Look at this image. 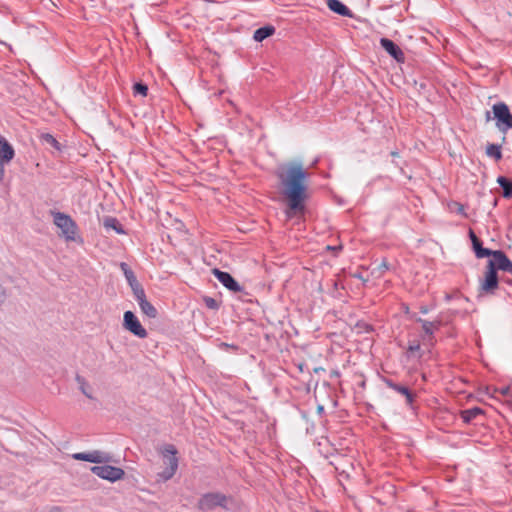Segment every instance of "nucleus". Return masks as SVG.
<instances>
[{
    "mask_svg": "<svg viewBox=\"0 0 512 512\" xmlns=\"http://www.w3.org/2000/svg\"><path fill=\"white\" fill-rule=\"evenodd\" d=\"M276 176L283 188V195L287 200L288 211L290 215L302 214L305 211V202L308 198L306 180L308 172L301 163L291 162L280 167Z\"/></svg>",
    "mask_w": 512,
    "mask_h": 512,
    "instance_id": "1",
    "label": "nucleus"
},
{
    "mask_svg": "<svg viewBox=\"0 0 512 512\" xmlns=\"http://www.w3.org/2000/svg\"><path fill=\"white\" fill-rule=\"evenodd\" d=\"M232 498L220 492H208L203 494L197 503V508L202 512H209L216 508L228 510V503Z\"/></svg>",
    "mask_w": 512,
    "mask_h": 512,
    "instance_id": "2",
    "label": "nucleus"
},
{
    "mask_svg": "<svg viewBox=\"0 0 512 512\" xmlns=\"http://www.w3.org/2000/svg\"><path fill=\"white\" fill-rule=\"evenodd\" d=\"M162 454L166 468L158 476L162 481H167L175 475L178 469L177 449L174 445L168 444L164 447Z\"/></svg>",
    "mask_w": 512,
    "mask_h": 512,
    "instance_id": "3",
    "label": "nucleus"
},
{
    "mask_svg": "<svg viewBox=\"0 0 512 512\" xmlns=\"http://www.w3.org/2000/svg\"><path fill=\"white\" fill-rule=\"evenodd\" d=\"M52 214L54 224L61 229L65 239L69 241L75 240L77 233V224L75 221L69 215L62 212H53Z\"/></svg>",
    "mask_w": 512,
    "mask_h": 512,
    "instance_id": "4",
    "label": "nucleus"
},
{
    "mask_svg": "<svg viewBox=\"0 0 512 512\" xmlns=\"http://www.w3.org/2000/svg\"><path fill=\"white\" fill-rule=\"evenodd\" d=\"M494 118L496 119V126L502 133H507L512 129V114L508 106L503 103H496L492 107Z\"/></svg>",
    "mask_w": 512,
    "mask_h": 512,
    "instance_id": "5",
    "label": "nucleus"
},
{
    "mask_svg": "<svg viewBox=\"0 0 512 512\" xmlns=\"http://www.w3.org/2000/svg\"><path fill=\"white\" fill-rule=\"evenodd\" d=\"M90 470L99 478L110 481L112 483L123 479L125 476V472L122 468L111 465L93 466Z\"/></svg>",
    "mask_w": 512,
    "mask_h": 512,
    "instance_id": "6",
    "label": "nucleus"
},
{
    "mask_svg": "<svg viewBox=\"0 0 512 512\" xmlns=\"http://www.w3.org/2000/svg\"><path fill=\"white\" fill-rule=\"evenodd\" d=\"M15 157L13 146L3 136H0V183L5 178V166Z\"/></svg>",
    "mask_w": 512,
    "mask_h": 512,
    "instance_id": "7",
    "label": "nucleus"
},
{
    "mask_svg": "<svg viewBox=\"0 0 512 512\" xmlns=\"http://www.w3.org/2000/svg\"><path fill=\"white\" fill-rule=\"evenodd\" d=\"M75 460L86 461L91 463H109L113 460L110 453L101 450H93L91 452H78L72 455Z\"/></svg>",
    "mask_w": 512,
    "mask_h": 512,
    "instance_id": "8",
    "label": "nucleus"
},
{
    "mask_svg": "<svg viewBox=\"0 0 512 512\" xmlns=\"http://www.w3.org/2000/svg\"><path fill=\"white\" fill-rule=\"evenodd\" d=\"M123 327L141 339L146 338L148 335L146 329L141 325L140 321L132 311H126L124 313Z\"/></svg>",
    "mask_w": 512,
    "mask_h": 512,
    "instance_id": "9",
    "label": "nucleus"
},
{
    "mask_svg": "<svg viewBox=\"0 0 512 512\" xmlns=\"http://www.w3.org/2000/svg\"><path fill=\"white\" fill-rule=\"evenodd\" d=\"M490 257L487 266L493 267L496 272L501 270L512 273V261L502 250H492Z\"/></svg>",
    "mask_w": 512,
    "mask_h": 512,
    "instance_id": "10",
    "label": "nucleus"
},
{
    "mask_svg": "<svg viewBox=\"0 0 512 512\" xmlns=\"http://www.w3.org/2000/svg\"><path fill=\"white\" fill-rule=\"evenodd\" d=\"M416 322L421 323L424 331L423 344L428 347H433L436 343L434 332L440 328L441 321H427L422 318H417Z\"/></svg>",
    "mask_w": 512,
    "mask_h": 512,
    "instance_id": "11",
    "label": "nucleus"
},
{
    "mask_svg": "<svg viewBox=\"0 0 512 512\" xmlns=\"http://www.w3.org/2000/svg\"><path fill=\"white\" fill-rule=\"evenodd\" d=\"M212 274L228 290L235 293L243 291V287L240 286V284L232 277L230 273L221 271L218 268H214L212 270Z\"/></svg>",
    "mask_w": 512,
    "mask_h": 512,
    "instance_id": "12",
    "label": "nucleus"
},
{
    "mask_svg": "<svg viewBox=\"0 0 512 512\" xmlns=\"http://www.w3.org/2000/svg\"><path fill=\"white\" fill-rule=\"evenodd\" d=\"M381 47L397 62H404L405 56L402 49L392 40L388 38L380 39Z\"/></svg>",
    "mask_w": 512,
    "mask_h": 512,
    "instance_id": "13",
    "label": "nucleus"
},
{
    "mask_svg": "<svg viewBox=\"0 0 512 512\" xmlns=\"http://www.w3.org/2000/svg\"><path fill=\"white\" fill-rule=\"evenodd\" d=\"M498 287V274L493 267L487 266L485 279L481 284V289L487 293L493 292Z\"/></svg>",
    "mask_w": 512,
    "mask_h": 512,
    "instance_id": "14",
    "label": "nucleus"
},
{
    "mask_svg": "<svg viewBox=\"0 0 512 512\" xmlns=\"http://www.w3.org/2000/svg\"><path fill=\"white\" fill-rule=\"evenodd\" d=\"M327 6L331 11L338 15L346 17L353 16L351 10L339 0H327Z\"/></svg>",
    "mask_w": 512,
    "mask_h": 512,
    "instance_id": "15",
    "label": "nucleus"
},
{
    "mask_svg": "<svg viewBox=\"0 0 512 512\" xmlns=\"http://www.w3.org/2000/svg\"><path fill=\"white\" fill-rule=\"evenodd\" d=\"M405 354L409 359H421L423 356V350L421 349L420 342L418 340L409 341Z\"/></svg>",
    "mask_w": 512,
    "mask_h": 512,
    "instance_id": "16",
    "label": "nucleus"
},
{
    "mask_svg": "<svg viewBox=\"0 0 512 512\" xmlns=\"http://www.w3.org/2000/svg\"><path fill=\"white\" fill-rule=\"evenodd\" d=\"M484 411L479 407H473L460 411V417L464 423L470 424L477 416L482 415Z\"/></svg>",
    "mask_w": 512,
    "mask_h": 512,
    "instance_id": "17",
    "label": "nucleus"
},
{
    "mask_svg": "<svg viewBox=\"0 0 512 512\" xmlns=\"http://www.w3.org/2000/svg\"><path fill=\"white\" fill-rule=\"evenodd\" d=\"M275 33V27L272 25H266L255 30L253 39L257 42H262L266 38L272 36Z\"/></svg>",
    "mask_w": 512,
    "mask_h": 512,
    "instance_id": "18",
    "label": "nucleus"
},
{
    "mask_svg": "<svg viewBox=\"0 0 512 512\" xmlns=\"http://www.w3.org/2000/svg\"><path fill=\"white\" fill-rule=\"evenodd\" d=\"M75 380L79 386L80 391L89 399H93L92 388L87 380L80 374H76Z\"/></svg>",
    "mask_w": 512,
    "mask_h": 512,
    "instance_id": "19",
    "label": "nucleus"
},
{
    "mask_svg": "<svg viewBox=\"0 0 512 512\" xmlns=\"http://www.w3.org/2000/svg\"><path fill=\"white\" fill-rule=\"evenodd\" d=\"M103 225L107 229L115 230L118 234L125 233L122 225L119 223V221L115 217H112V216L105 217L103 220Z\"/></svg>",
    "mask_w": 512,
    "mask_h": 512,
    "instance_id": "20",
    "label": "nucleus"
},
{
    "mask_svg": "<svg viewBox=\"0 0 512 512\" xmlns=\"http://www.w3.org/2000/svg\"><path fill=\"white\" fill-rule=\"evenodd\" d=\"M497 182L503 190V197L511 198L512 197V180L507 177H504V176H499L497 179Z\"/></svg>",
    "mask_w": 512,
    "mask_h": 512,
    "instance_id": "21",
    "label": "nucleus"
},
{
    "mask_svg": "<svg viewBox=\"0 0 512 512\" xmlns=\"http://www.w3.org/2000/svg\"><path fill=\"white\" fill-rule=\"evenodd\" d=\"M139 304V307L143 314L149 318H156L158 315L157 309L146 299Z\"/></svg>",
    "mask_w": 512,
    "mask_h": 512,
    "instance_id": "22",
    "label": "nucleus"
},
{
    "mask_svg": "<svg viewBox=\"0 0 512 512\" xmlns=\"http://www.w3.org/2000/svg\"><path fill=\"white\" fill-rule=\"evenodd\" d=\"M385 384L387 385V387L391 388L392 390H394L395 392L399 393L402 396H406L411 390L409 387L400 383H396L391 379H385Z\"/></svg>",
    "mask_w": 512,
    "mask_h": 512,
    "instance_id": "23",
    "label": "nucleus"
},
{
    "mask_svg": "<svg viewBox=\"0 0 512 512\" xmlns=\"http://www.w3.org/2000/svg\"><path fill=\"white\" fill-rule=\"evenodd\" d=\"M472 247H473L476 257L479 259L485 258V257H490V253L492 252V250H490L488 248H484L482 246L481 240L474 241V243L472 244Z\"/></svg>",
    "mask_w": 512,
    "mask_h": 512,
    "instance_id": "24",
    "label": "nucleus"
},
{
    "mask_svg": "<svg viewBox=\"0 0 512 512\" xmlns=\"http://www.w3.org/2000/svg\"><path fill=\"white\" fill-rule=\"evenodd\" d=\"M120 269L123 272L129 286L138 282L134 272L132 271V269L129 267V265L127 263L121 262Z\"/></svg>",
    "mask_w": 512,
    "mask_h": 512,
    "instance_id": "25",
    "label": "nucleus"
},
{
    "mask_svg": "<svg viewBox=\"0 0 512 512\" xmlns=\"http://www.w3.org/2000/svg\"><path fill=\"white\" fill-rule=\"evenodd\" d=\"M486 154L494 158L496 161H499L502 159V152H501V146L498 144H489L486 147Z\"/></svg>",
    "mask_w": 512,
    "mask_h": 512,
    "instance_id": "26",
    "label": "nucleus"
},
{
    "mask_svg": "<svg viewBox=\"0 0 512 512\" xmlns=\"http://www.w3.org/2000/svg\"><path fill=\"white\" fill-rule=\"evenodd\" d=\"M130 287H131L133 295L138 303L146 300L145 291L139 282L134 283L133 285H130Z\"/></svg>",
    "mask_w": 512,
    "mask_h": 512,
    "instance_id": "27",
    "label": "nucleus"
},
{
    "mask_svg": "<svg viewBox=\"0 0 512 512\" xmlns=\"http://www.w3.org/2000/svg\"><path fill=\"white\" fill-rule=\"evenodd\" d=\"M405 397V403L406 405L413 411L417 409V406L415 405L417 394L410 390V392L404 396Z\"/></svg>",
    "mask_w": 512,
    "mask_h": 512,
    "instance_id": "28",
    "label": "nucleus"
},
{
    "mask_svg": "<svg viewBox=\"0 0 512 512\" xmlns=\"http://www.w3.org/2000/svg\"><path fill=\"white\" fill-rule=\"evenodd\" d=\"M42 140L47 145H50V146L54 147L57 150H60L59 142L51 134H48V133L47 134H43L42 135Z\"/></svg>",
    "mask_w": 512,
    "mask_h": 512,
    "instance_id": "29",
    "label": "nucleus"
},
{
    "mask_svg": "<svg viewBox=\"0 0 512 512\" xmlns=\"http://www.w3.org/2000/svg\"><path fill=\"white\" fill-rule=\"evenodd\" d=\"M133 90H134V94L135 95L138 94V95H141V96H146L147 92H148V87H147L146 84L138 82V83L134 84Z\"/></svg>",
    "mask_w": 512,
    "mask_h": 512,
    "instance_id": "30",
    "label": "nucleus"
},
{
    "mask_svg": "<svg viewBox=\"0 0 512 512\" xmlns=\"http://www.w3.org/2000/svg\"><path fill=\"white\" fill-rule=\"evenodd\" d=\"M204 303H205L206 307L209 309L217 310L219 308L218 301L212 297H205Z\"/></svg>",
    "mask_w": 512,
    "mask_h": 512,
    "instance_id": "31",
    "label": "nucleus"
},
{
    "mask_svg": "<svg viewBox=\"0 0 512 512\" xmlns=\"http://www.w3.org/2000/svg\"><path fill=\"white\" fill-rule=\"evenodd\" d=\"M389 269L388 262L386 259H383L381 264L378 266L379 273L382 274L384 271Z\"/></svg>",
    "mask_w": 512,
    "mask_h": 512,
    "instance_id": "32",
    "label": "nucleus"
},
{
    "mask_svg": "<svg viewBox=\"0 0 512 512\" xmlns=\"http://www.w3.org/2000/svg\"><path fill=\"white\" fill-rule=\"evenodd\" d=\"M7 298L6 289L0 284V304L4 303Z\"/></svg>",
    "mask_w": 512,
    "mask_h": 512,
    "instance_id": "33",
    "label": "nucleus"
},
{
    "mask_svg": "<svg viewBox=\"0 0 512 512\" xmlns=\"http://www.w3.org/2000/svg\"><path fill=\"white\" fill-rule=\"evenodd\" d=\"M469 238H470V240H471L472 244L474 243V241H476V240H480V239L476 236V234L474 233V231H473L472 229H470V230H469Z\"/></svg>",
    "mask_w": 512,
    "mask_h": 512,
    "instance_id": "34",
    "label": "nucleus"
},
{
    "mask_svg": "<svg viewBox=\"0 0 512 512\" xmlns=\"http://www.w3.org/2000/svg\"><path fill=\"white\" fill-rule=\"evenodd\" d=\"M420 312L423 313V314H427L428 313V308L426 306H421L420 307Z\"/></svg>",
    "mask_w": 512,
    "mask_h": 512,
    "instance_id": "35",
    "label": "nucleus"
},
{
    "mask_svg": "<svg viewBox=\"0 0 512 512\" xmlns=\"http://www.w3.org/2000/svg\"><path fill=\"white\" fill-rule=\"evenodd\" d=\"M391 156L393 157H398L399 156V153L397 151H392L391 152Z\"/></svg>",
    "mask_w": 512,
    "mask_h": 512,
    "instance_id": "36",
    "label": "nucleus"
},
{
    "mask_svg": "<svg viewBox=\"0 0 512 512\" xmlns=\"http://www.w3.org/2000/svg\"><path fill=\"white\" fill-rule=\"evenodd\" d=\"M507 392H508V388H505L502 390V394H504V395L507 394Z\"/></svg>",
    "mask_w": 512,
    "mask_h": 512,
    "instance_id": "37",
    "label": "nucleus"
}]
</instances>
